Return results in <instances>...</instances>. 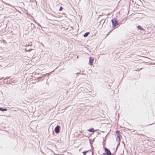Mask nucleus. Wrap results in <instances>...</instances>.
I'll use <instances>...</instances> for the list:
<instances>
[{
	"instance_id": "nucleus-4",
	"label": "nucleus",
	"mask_w": 155,
	"mask_h": 155,
	"mask_svg": "<svg viewBox=\"0 0 155 155\" xmlns=\"http://www.w3.org/2000/svg\"><path fill=\"white\" fill-rule=\"evenodd\" d=\"M94 58L93 57H90L89 64V65H92L94 61Z\"/></svg>"
},
{
	"instance_id": "nucleus-8",
	"label": "nucleus",
	"mask_w": 155,
	"mask_h": 155,
	"mask_svg": "<svg viewBox=\"0 0 155 155\" xmlns=\"http://www.w3.org/2000/svg\"><path fill=\"white\" fill-rule=\"evenodd\" d=\"M89 34V32H87L85 33L84 35V36L86 37L88 36V34Z\"/></svg>"
},
{
	"instance_id": "nucleus-13",
	"label": "nucleus",
	"mask_w": 155,
	"mask_h": 155,
	"mask_svg": "<svg viewBox=\"0 0 155 155\" xmlns=\"http://www.w3.org/2000/svg\"><path fill=\"white\" fill-rule=\"evenodd\" d=\"M119 132L118 131H117L116 133H118Z\"/></svg>"
},
{
	"instance_id": "nucleus-11",
	"label": "nucleus",
	"mask_w": 155,
	"mask_h": 155,
	"mask_svg": "<svg viewBox=\"0 0 155 155\" xmlns=\"http://www.w3.org/2000/svg\"><path fill=\"white\" fill-rule=\"evenodd\" d=\"M31 50H26L27 51H30Z\"/></svg>"
},
{
	"instance_id": "nucleus-12",
	"label": "nucleus",
	"mask_w": 155,
	"mask_h": 155,
	"mask_svg": "<svg viewBox=\"0 0 155 155\" xmlns=\"http://www.w3.org/2000/svg\"><path fill=\"white\" fill-rule=\"evenodd\" d=\"M117 137H118L119 138V139L120 140V137H119V135H118L117 136Z\"/></svg>"
},
{
	"instance_id": "nucleus-6",
	"label": "nucleus",
	"mask_w": 155,
	"mask_h": 155,
	"mask_svg": "<svg viewBox=\"0 0 155 155\" xmlns=\"http://www.w3.org/2000/svg\"><path fill=\"white\" fill-rule=\"evenodd\" d=\"M97 130H95L94 128H92L91 129H89L87 131L90 132H92L93 133H94V132L96 131Z\"/></svg>"
},
{
	"instance_id": "nucleus-3",
	"label": "nucleus",
	"mask_w": 155,
	"mask_h": 155,
	"mask_svg": "<svg viewBox=\"0 0 155 155\" xmlns=\"http://www.w3.org/2000/svg\"><path fill=\"white\" fill-rule=\"evenodd\" d=\"M83 153L84 155H92V153L91 151H84Z\"/></svg>"
},
{
	"instance_id": "nucleus-9",
	"label": "nucleus",
	"mask_w": 155,
	"mask_h": 155,
	"mask_svg": "<svg viewBox=\"0 0 155 155\" xmlns=\"http://www.w3.org/2000/svg\"><path fill=\"white\" fill-rule=\"evenodd\" d=\"M7 109H3L2 108H0V110L2 111H6Z\"/></svg>"
},
{
	"instance_id": "nucleus-7",
	"label": "nucleus",
	"mask_w": 155,
	"mask_h": 155,
	"mask_svg": "<svg viewBox=\"0 0 155 155\" xmlns=\"http://www.w3.org/2000/svg\"><path fill=\"white\" fill-rule=\"evenodd\" d=\"M137 28L140 30H144V29L140 26L138 25L137 26Z\"/></svg>"
},
{
	"instance_id": "nucleus-2",
	"label": "nucleus",
	"mask_w": 155,
	"mask_h": 155,
	"mask_svg": "<svg viewBox=\"0 0 155 155\" xmlns=\"http://www.w3.org/2000/svg\"><path fill=\"white\" fill-rule=\"evenodd\" d=\"M105 153H104V155H112V154L110 150H108L106 148H104Z\"/></svg>"
},
{
	"instance_id": "nucleus-1",
	"label": "nucleus",
	"mask_w": 155,
	"mask_h": 155,
	"mask_svg": "<svg viewBox=\"0 0 155 155\" xmlns=\"http://www.w3.org/2000/svg\"><path fill=\"white\" fill-rule=\"evenodd\" d=\"M111 21L113 26V27L114 28H115V27L118 25V23L117 19L115 18H114V19H112Z\"/></svg>"
},
{
	"instance_id": "nucleus-5",
	"label": "nucleus",
	"mask_w": 155,
	"mask_h": 155,
	"mask_svg": "<svg viewBox=\"0 0 155 155\" xmlns=\"http://www.w3.org/2000/svg\"><path fill=\"white\" fill-rule=\"evenodd\" d=\"M60 127L58 126H57L55 128V132L58 134V133L60 132Z\"/></svg>"
},
{
	"instance_id": "nucleus-10",
	"label": "nucleus",
	"mask_w": 155,
	"mask_h": 155,
	"mask_svg": "<svg viewBox=\"0 0 155 155\" xmlns=\"http://www.w3.org/2000/svg\"><path fill=\"white\" fill-rule=\"evenodd\" d=\"M62 9H63V8L62 7V6H61L60 7V8H59V11H61L62 10Z\"/></svg>"
}]
</instances>
